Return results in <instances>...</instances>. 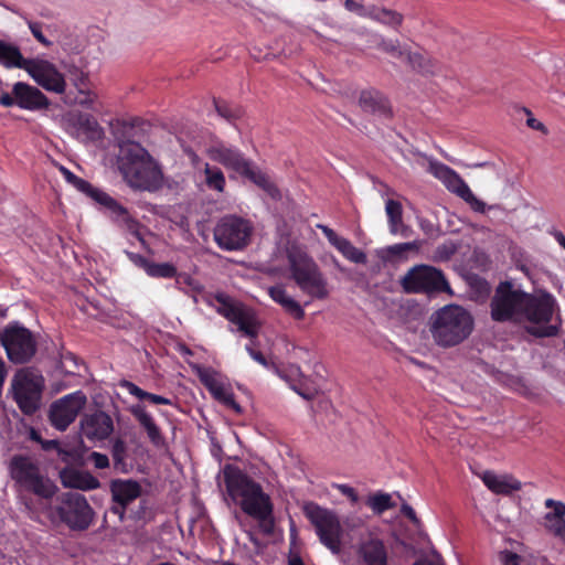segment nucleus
Wrapping results in <instances>:
<instances>
[{
	"instance_id": "obj_1",
	"label": "nucleus",
	"mask_w": 565,
	"mask_h": 565,
	"mask_svg": "<svg viewBox=\"0 0 565 565\" xmlns=\"http://www.w3.org/2000/svg\"><path fill=\"white\" fill-rule=\"evenodd\" d=\"M224 479L228 495L246 515L256 522L259 533L271 536L275 533L276 522L269 494L238 468L227 467L224 470Z\"/></svg>"
},
{
	"instance_id": "obj_2",
	"label": "nucleus",
	"mask_w": 565,
	"mask_h": 565,
	"mask_svg": "<svg viewBox=\"0 0 565 565\" xmlns=\"http://www.w3.org/2000/svg\"><path fill=\"white\" fill-rule=\"evenodd\" d=\"M117 167L126 183L136 190L156 191L162 182L160 168L138 142L120 141Z\"/></svg>"
},
{
	"instance_id": "obj_3",
	"label": "nucleus",
	"mask_w": 565,
	"mask_h": 565,
	"mask_svg": "<svg viewBox=\"0 0 565 565\" xmlns=\"http://www.w3.org/2000/svg\"><path fill=\"white\" fill-rule=\"evenodd\" d=\"M285 254L288 259L289 277L297 287L311 299H328L331 286L318 263L308 253L307 246L288 239L285 244Z\"/></svg>"
},
{
	"instance_id": "obj_4",
	"label": "nucleus",
	"mask_w": 565,
	"mask_h": 565,
	"mask_svg": "<svg viewBox=\"0 0 565 565\" xmlns=\"http://www.w3.org/2000/svg\"><path fill=\"white\" fill-rule=\"evenodd\" d=\"M475 320L471 313L458 305H447L430 317L429 331L440 348H454L466 341L472 333Z\"/></svg>"
},
{
	"instance_id": "obj_5",
	"label": "nucleus",
	"mask_w": 565,
	"mask_h": 565,
	"mask_svg": "<svg viewBox=\"0 0 565 565\" xmlns=\"http://www.w3.org/2000/svg\"><path fill=\"white\" fill-rule=\"evenodd\" d=\"M207 156L211 160L249 180L263 189L270 198L277 199L279 196V190L270 181L269 177L255 166L253 161L246 159L238 149L218 143L207 149Z\"/></svg>"
},
{
	"instance_id": "obj_6",
	"label": "nucleus",
	"mask_w": 565,
	"mask_h": 565,
	"mask_svg": "<svg viewBox=\"0 0 565 565\" xmlns=\"http://www.w3.org/2000/svg\"><path fill=\"white\" fill-rule=\"evenodd\" d=\"M12 480L24 491L38 498L50 500L56 491V484L42 472L38 462L24 455H15L9 465Z\"/></svg>"
},
{
	"instance_id": "obj_7",
	"label": "nucleus",
	"mask_w": 565,
	"mask_h": 565,
	"mask_svg": "<svg viewBox=\"0 0 565 565\" xmlns=\"http://www.w3.org/2000/svg\"><path fill=\"white\" fill-rule=\"evenodd\" d=\"M302 511L315 527L320 543L332 554L340 555L343 550L342 537L344 531L338 514L312 501L305 502Z\"/></svg>"
},
{
	"instance_id": "obj_8",
	"label": "nucleus",
	"mask_w": 565,
	"mask_h": 565,
	"mask_svg": "<svg viewBox=\"0 0 565 565\" xmlns=\"http://www.w3.org/2000/svg\"><path fill=\"white\" fill-rule=\"evenodd\" d=\"M0 344L12 364H26L38 352L35 334L20 321H11L0 331Z\"/></svg>"
},
{
	"instance_id": "obj_9",
	"label": "nucleus",
	"mask_w": 565,
	"mask_h": 565,
	"mask_svg": "<svg viewBox=\"0 0 565 565\" xmlns=\"http://www.w3.org/2000/svg\"><path fill=\"white\" fill-rule=\"evenodd\" d=\"M52 514L72 531L87 530L94 520V510L78 492H64L56 498Z\"/></svg>"
},
{
	"instance_id": "obj_10",
	"label": "nucleus",
	"mask_w": 565,
	"mask_h": 565,
	"mask_svg": "<svg viewBox=\"0 0 565 565\" xmlns=\"http://www.w3.org/2000/svg\"><path fill=\"white\" fill-rule=\"evenodd\" d=\"M213 300L217 313L235 324L244 335L249 339L257 338L260 323L253 308L224 292L215 294Z\"/></svg>"
},
{
	"instance_id": "obj_11",
	"label": "nucleus",
	"mask_w": 565,
	"mask_h": 565,
	"mask_svg": "<svg viewBox=\"0 0 565 565\" xmlns=\"http://www.w3.org/2000/svg\"><path fill=\"white\" fill-rule=\"evenodd\" d=\"M13 399L24 415H33L41 403L44 379L30 369L19 370L11 383Z\"/></svg>"
},
{
	"instance_id": "obj_12",
	"label": "nucleus",
	"mask_w": 565,
	"mask_h": 565,
	"mask_svg": "<svg viewBox=\"0 0 565 565\" xmlns=\"http://www.w3.org/2000/svg\"><path fill=\"white\" fill-rule=\"evenodd\" d=\"M525 292L509 281H501L490 299V315L495 322L516 321L522 316Z\"/></svg>"
},
{
	"instance_id": "obj_13",
	"label": "nucleus",
	"mask_w": 565,
	"mask_h": 565,
	"mask_svg": "<svg viewBox=\"0 0 565 565\" xmlns=\"http://www.w3.org/2000/svg\"><path fill=\"white\" fill-rule=\"evenodd\" d=\"M252 233L249 221L236 215H225L216 223L213 237L223 250H242L249 244Z\"/></svg>"
},
{
	"instance_id": "obj_14",
	"label": "nucleus",
	"mask_w": 565,
	"mask_h": 565,
	"mask_svg": "<svg viewBox=\"0 0 565 565\" xmlns=\"http://www.w3.org/2000/svg\"><path fill=\"white\" fill-rule=\"evenodd\" d=\"M401 286L407 294H436L450 290L441 270L417 265L411 268L401 279Z\"/></svg>"
},
{
	"instance_id": "obj_15",
	"label": "nucleus",
	"mask_w": 565,
	"mask_h": 565,
	"mask_svg": "<svg viewBox=\"0 0 565 565\" xmlns=\"http://www.w3.org/2000/svg\"><path fill=\"white\" fill-rule=\"evenodd\" d=\"M0 105L7 108L18 106L21 109L38 111L47 109L50 100L38 87L17 82L11 94L7 92L0 94Z\"/></svg>"
},
{
	"instance_id": "obj_16",
	"label": "nucleus",
	"mask_w": 565,
	"mask_h": 565,
	"mask_svg": "<svg viewBox=\"0 0 565 565\" xmlns=\"http://www.w3.org/2000/svg\"><path fill=\"white\" fill-rule=\"evenodd\" d=\"M430 171L445 186L462 199L475 212L484 213L486 203L477 199L463 179L451 168L444 163L431 162Z\"/></svg>"
},
{
	"instance_id": "obj_17",
	"label": "nucleus",
	"mask_w": 565,
	"mask_h": 565,
	"mask_svg": "<svg viewBox=\"0 0 565 565\" xmlns=\"http://www.w3.org/2000/svg\"><path fill=\"white\" fill-rule=\"evenodd\" d=\"M86 396L82 391L67 394L55 401L50 408V422L56 429L65 430L86 405Z\"/></svg>"
},
{
	"instance_id": "obj_18",
	"label": "nucleus",
	"mask_w": 565,
	"mask_h": 565,
	"mask_svg": "<svg viewBox=\"0 0 565 565\" xmlns=\"http://www.w3.org/2000/svg\"><path fill=\"white\" fill-rule=\"evenodd\" d=\"M88 198L107 209L117 223L125 227L142 245L146 244L145 238L140 232V223L129 214L125 206L119 204L109 194L95 186L93 188V191Z\"/></svg>"
},
{
	"instance_id": "obj_19",
	"label": "nucleus",
	"mask_w": 565,
	"mask_h": 565,
	"mask_svg": "<svg viewBox=\"0 0 565 565\" xmlns=\"http://www.w3.org/2000/svg\"><path fill=\"white\" fill-rule=\"evenodd\" d=\"M88 198L107 209L117 223L125 227L142 245L146 244L145 238L140 232V223L129 214L125 206L119 204L109 194L95 186L93 188V191Z\"/></svg>"
},
{
	"instance_id": "obj_20",
	"label": "nucleus",
	"mask_w": 565,
	"mask_h": 565,
	"mask_svg": "<svg viewBox=\"0 0 565 565\" xmlns=\"http://www.w3.org/2000/svg\"><path fill=\"white\" fill-rule=\"evenodd\" d=\"M88 198L107 209L117 223L125 227L142 245L146 244L145 238L140 232V223L129 214L125 206L119 204L109 194L95 186L93 188V191Z\"/></svg>"
},
{
	"instance_id": "obj_21",
	"label": "nucleus",
	"mask_w": 565,
	"mask_h": 565,
	"mask_svg": "<svg viewBox=\"0 0 565 565\" xmlns=\"http://www.w3.org/2000/svg\"><path fill=\"white\" fill-rule=\"evenodd\" d=\"M522 316L533 323H548L557 307L555 298L545 290L525 292Z\"/></svg>"
},
{
	"instance_id": "obj_22",
	"label": "nucleus",
	"mask_w": 565,
	"mask_h": 565,
	"mask_svg": "<svg viewBox=\"0 0 565 565\" xmlns=\"http://www.w3.org/2000/svg\"><path fill=\"white\" fill-rule=\"evenodd\" d=\"M193 371L199 377L200 382L216 401L233 409L236 414L242 413V407L235 401L234 394L227 390L218 380V373L216 371H214L212 367L202 365H193Z\"/></svg>"
},
{
	"instance_id": "obj_23",
	"label": "nucleus",
	"mask_w": 565,
	"mask_h": 565,
	"mask_svg": "<svg viewBox=\"0 0 565 565\" xmlns=\"http://www.w3.org/2000/svg\"><path fill=\"white\" fill-rule=\"evenodd\" d=\"M25 71L44 89L56 94L64 93L66 87L64 75L50 62L31 60Z\"/></svg>"
},
{
	"instance_id": "obj_24",
	"label": "nucleus",
	"mask_w": 565,
	"mask_h": 565,
	"mask_svg": "<svg viewBox=\"0 0 565 565\" xmlns=\"http://www.w3.org/2000/svg\"><path fill=\"white\" fill-rule=\"evenodd\" d=\"M111 499L116 503L111 512L124 516L127 507L141 495L142 489L138 481L132 479H114L109 484Z\"/></svg>"
},
{
	"instance_id": "obj_25",
	"label": "nucleus",
	"mask_w": 565,
	"mask_h": 565,
	"mask_svg": "<svg viewBox=\"0 0 565 565\" xmlns=\"http://www.w3.org/2000/svg\"><path fill=\"white\" fill-rule=\"evenodd\" d=\"M358 103L365 113L383 119L393 118V109L388 98L375 88L363 89L359 95Z\"/></svg>"
},
{
	"instance_id": "obj_26",
	"label": "nucleus",
	"mask_w": 565,
	"mask_h": 565,
	"mask_svg": "<svg viewBox=\"0 0 565 565\" xmlns=\"http://www.w3.org/2000/svg\"><path fill=\"white\" fill-rule=\"evenodd\" d=\"M356 554L361 565H387V550L383 541L371 534L358 544Z\"/></svg>"
},
{
	"instance_id": "obj_27",
	"label": "nucleus",
	"mask_w": 565,
	"mask_h": 565,
	"mask_svg": "<svg viewBox=\"0 0 565 565\" xmlns=\"http://www.w3.org/2000/svg\"><path fill=\"white\" fill-rule=\"evenodd\" d=\"M285 382L306 401H312L321 393L320 385L312 379L303 376L300 367L296 364L285 367Z\"/></svg>"
},
{
	"instance_id": "obj_28",
	"label": "nucleus",
	"mask_w": 565,
	"mask_h": 565,
	"mask_svg": "<svg viewBox=\"0 0 565 565\" xmlns=\"http://www.w3.org/2000/svg\"><path fill=\"white\" fill-rule=\"evenodd\" d=\"M113 430L111 417L102 411L86 415L82 420L83 435L89 440H104Z\"/></svg>"
},
{
	"instance_id": "obj_29",
	"label": "nucleus",
	"mask_w": 565,
	"mask_h": 565,
	"mask_svg": "<svg viewBox=\"0 0 565 565\" xmlns=\"http://www.w3.org/2000/svg\"><path fill=\"white\" fill-rule=\"evenodd\" d=\"M317 228L322 231L328 242L337 248L347 259L355 264H366L367 257L364 252L356 248L348 238L339 236L332 228L324 224H317Z\"/></svg>"
},
{
	"instance_id": "obj_30",
	"label": "nucleus",
	"mask_w": 565,
	"mask_h": 565,
	"mask_svg": "<svg viewBox=\"0 0 565 565\" xmlns=\"http://www.w3.org/2000/svg\"><path fill=\"white\" fill-rule=\"evenodd\" d=\"M60 479L65 488L83 491L95 490L100 487L99 480L88 471L74 468H64L60 471Z\"/></svg>"
},
{
	"instance_id": "obj_31",
	"label": "nucleus",
	"mask_w": 565,
	"mask_h": 565,
	"mask_svg": "<svg viewBox=\"0 0 565 565\" xmlns=\"http://www.w3.org/2000/svg\"><path fill=\"white\" fill-rule=\"evenodd\" d=\"M130 413L145 429L147 437L153 446L159 448L166 445V438L160 427L156 424L153 417L146 411L143 405H134L130 408Z\"/></svg>"
},
{
	"instance_id": "obj_32",
	"label": "nucleus",
	"mask_w": 565,
	"mask_h": 565,
	"mask_svg": "<svg viewBox=\"0 0 565 565\" xmlns=\"http://www.w3.org/2000/svg\"><path fill=\"white\" fill-rule=\"evenodd\" d=\"M482 481L495 494L510 495L522 488L521 482L513 476H498L492 471H486L482 476Z\"/></svg>"
},
{
	"instance_id": "obj_33",
	"label": "nucleus",
	"mask_w": 565,
	"mask_h": 565,
	"mask_svg": "<svg viewBox=\"0 0 565 565\" xmlns=\"http://www.w3.org/2000/svg\"><path fill=\"white\" fill-rule=\"evenodd\" d=\"M30 61L23 57L17 45L0 40V65L6 68H21L25 71Z\"/></svg>"
},
{
	"instance_id": "obj_34",
	"label": "nucleus",
	"mask_w": 565,
	"mask_h": 565,
	"mask_svg": "<svg viewBox=\"0 0 565 565\" xmlns=\"http://www.w3.org/2000/svg\"><path fill=\"white\" fill-rule=\"evenodd\" d=\"M385 211L388 217L390 231L392 234L407 236L409 227L403 223V207L398 201L387 200Z\"/></svg>"
},
{
	"instance_id": "obj_35",
	"label": "nucleus",
	"mask_w": 565,
	"mask_h": 565,
	"mask_svg": "<svg viewBox=\"0 0 565 565\" xmlns=\"http://www.w3.org/2000/svg\"><path fill=\"white\" fill-rule=\"evenodd\" d=\"M404 60L413 71L423 75H434L437 71V62L420 52L407 51Z\"/></svg>"
},
{
	"instance_id": "obj_36",
	"label": "nucleus",
	"mask_w": 565,
	"mask_h": 565,
	"mask_svg": "<svg viewBox=\"0 0 565 565\" xmlns=\"http://www.w3.org/2000/svg\"><path fill=\"white\" fill-rule=\"evenodd\" d=\"M370 19L390 28L397 29L402 25L404 17L396 10L373 6L370 8Z\"/></svg>"
},
{
	"instance_id": "obj_37",
	"label": "nucleus",
	"mask_w": 565,
	"mask_h": 565,
	"mask_svg": "<svg viewBox=\"0 0 565 565\" xmlns=\"http://www.w3.org/2000/svg\"><path fill=\"white\" fill-rule=\"evenodd\" d=\"M120 386L127 390V392L130 395L137 397L140 401H148L151 404L156 405H173L172 399L161 395L149 393L130 381H122Z\"/></svg>"
},
{
	"instance_id": "obj_38",
	"label": "nucleus",
	"mask_w": 565,
	"mask_h": 565,
	"mask_svg": "<svg viewBox=\"0 0 565 565\" xmlns=\"http://www.w3.org/2000/svg\"><path fill=\"white\" fill-rule=\"evenodd\" d=\"M111 457L114 469L118 472L127 473L129 471V465L126 461L127 458V445L122 439H116L111 446Z\"/></svg>"
},
{
	"instance_id": "obj_39",
	"label": "nucleus",
	"mask_w": 565,
	"mask_h": 565,
	"mask_svg": "<svg viewBox=\"0 0 565 565\" xmlns=\"http://www.w3.org/2000/svg\"><path fill=\"white\" fill-rule=\"evenodd\" d=\"M177 273V267L171 263H146V274L152 278L171 279Z\"/></svg>"
},
{
	"instance_id": "obj_40",
	"label": "nucleus",
	"mask_w": 565,
	"mask_h": 565,
	"mask_svg": "<svg viewBox=\"0 0 565 565\" xmlns=\"http://www.w3.org/2000/svg\"><path fill=\"white\" fill-rule=\"evenodd\" d=\"M213 104L218 116L228 122H234L243 114L241 107L232 105L223 99L214 98Z\"/></svg>"
},
{
	"instance_id": "obj_41",
	"label": "nucleus",
	"mask_w": 565,
	"mask_h": 565,
	"mask_svg": "<svg viewBox=\"0 0 565 565\" xmlns=\"http://www.w3.org/2000/svg\"><path fill=\"white\" fill-rule=\"evenodd\" d=\"M204 173L206 185L212 190L223 192L226 181L221 169L217 167H211L210 164H206Z\"/></svg>"
},
{
	"instance_id": "obj_42",
	"label": "nucleus",
	"mask_w": 565,
	"mask_h": 565,
	"mask_svg": "<svg viewBox=\"0 0 565 565\" xmlns=\"http://www.w3.org/2000/svg\"><path fill=\"white\" fill-rule=\"evenodd\" d=\"M367 505L376 514H382L384 511L395 507L392 498L387 493H376L369 498Z\"/></svg>"
},
{
	"instance_id": "obj_43",
	"label": "nucleus",
	"mask_w": 565,
	"mask_h": 565,
	"mask_svg": "<svg viewBox=\"0 0 565 565\" xmlns=\"http://www.w3.org/2000/svg\"><path fill=\"white\" fill-rule=\"evenodd\" d=\"M255 340L256 339H250V342L247 343L246 347H245V349L248 352V354L250 355V358L254 361H256L257 363H259L260 365H263V366H265L267 369L275 370L277 375L279 377H282V373L280 372L279 367L276 364H274V363H269L267 358L259 350L255 349Z\"/></svg>"
},
{
	"instance_id": "obj_44",
	"label": "nucleus",
	"mask_w": 565,
	"mask_h": 565,
	"mask_svg": "<svg viewBox=\"0 0 565 565\" xmlns=\"http://www.w3.org/2000/svg\"><path fill=\"white\" fill-rule=\"evenodd\" d=\"M420 247L419 241L399 243L386 247L385 253L388 257H402L408 252H418Z\"/></svg>"
},
{
	"instance_id": "obj_45",
	"label": "nucleus",
	"mask_w": 565,
	"mask_h": 565,
	"mask_svg": "<svg viewBox=\"0 0 565 565\" xmlns=\"http://www.w3.org/2000/svg\"><path fill=\"white\" fill-rule=\"evenodd\" d=\"M377 47L380 50H382L383 52L391 54L398 58H405V55L408 51L401 46V43L398 40L381 39V41L377 44Z\"/></svg>"
},
{
	"instance_id": "obj_46",
	"label": "nucleus",
	"mask_w": 565,
	"mask_h": 565,
	"mask_svg": "<svg viewBox=\"0 0 565 565\" xmlns=\"http://www.w3.org/2000/svg\"><path fill=\"white\" fill-rule=\"evenodd\" d=\"M70 79L73 85L76 87L78 93H85L89 88V77L88 74L84 71L74 67L70 70Z\"/></svg>"
},
{
	"instance_id": "obj_47",
	"label": "nucleus",
	"mask_w": 565,
	"mask_h": 565,
	"mask_svg": "<svg viewBox=\"0 0 565 565\" xmlns=\"http://www.w3.org/2000/svg\"><path fill=\"white\" fill-rule=\"evenodd\" d=\"M77 125L79 129L89 134L90 137H95L100 130L98 121L89 114L79 115Z\"/></svg>"
},
{
	"instance_id": "obj_48",
	"label": "nucleus",
	"mask_w": 565,
	"mask_h": 565,
	"mask_svg": "<svg viewBox=\"0 0 565 565\" xmlns=\"http://www.w3.org/2000/svg\"><path fill=\"white\" fill-rule=\"evenodd\" d=\"M456 252L457 246L454 243H444L436 247L434 252V259L438 262H447L456 254Z\"/></svg>"
},
{
	"instance_id": "obj_49",
	"label": "nucleus",
	"mask_w": 565,
	"mask_h": 565,
	"mask_svg": "<svg viewBox=\"0 0 565 565\" xmlns=\"http://www.w3.org/2000/svg\"><path fill=\"white\" fill-rule=\"evenodd\" d=\"M285 313H288L295 320H302L305 318L302 306L294 298L287 296H285Z\"/></svg>"
},
{
	"instance_id": "obj_50",
	"label": "nucleus",
	"mask_w": 565,
	"mask_h": 565,
	"mask_svg": "<svg viewBox=\"0 0 565 565\" xmlns=\"http://www.w3.org/2000/svg\"><path fill=\"white\" fill-rule=\"evenodd\" d=\"M526 331L536 338H551L558 334V327L552 324L542 327L531 326L526 328Z\"/></svg>"
},
{
	"instance_id": "obj_51",
	"label": "nucleus",
	"mask_w": 565,
	"mask_h": 565,
	"mask_svg": "<svg viewBox=\"0 0 565 565\" xmlns=\"http://www.w3.org/2000/svg\"><path fill=\"white\" fill-rule=\"evenodd\" d=\"M546 529L565 544V520H553L552 522H546Z\"/></svg>"
},
{
	"instance_id": "obj_52",
	"label": "nucleus",
	"mask_w": 565,
	"mask_h": 565,
	"mask_svg": "<svg viewBox=\"0 0 565 565\" xmlns=\"http://www.w3.org/2000/svg\"><path fill=\"white\" fill-rule=\"evenodd\" d=\"M87 459L96 469H105L109 467V458L105 454L92 451Z\"/></svg>"
},
{
	"instance_id": "obj_53",
	"label": "nucleus",
	"mask_w": 565,
	"mask_h": 565,
	"mask_svg": "<svg viewBox=\"0 0 565 565\" xmlns=\"http://www.w3.org/2000/svg\"><path fill=\"white\" fill-rule=\"evenodd\" d=\"M344 8L360 17L370 18V9H366L362 3L355 0H345Z\"/></svg>"
},
{
	"instance_id": "obj_54",
	"label": "nucleus",
	"mask_w": 565,
	"mask_h": 565,
	"mask_svg": "<svg viewBox=\"0 0 565 565\" xmlns=\"http://www.w3.org/2000/svg\"><path fill=\"white\" fill-rule=\"evenodd\" d=\"M29 29L32 33V35L44 46H50L52 44L51 41H49L45 35L42 32V24L39 22H28Z\"/></svg>"
},
{
	"instance_id": "obj_55",
	"label": "nucleus",
	"mask_w": 565,
	"mask_h": 565,
	"mask_svg": "<svg viewBox=\"0 0 565 565\" xmlns=\"http://www.w3.org/2000/svg\"><path fill=\"white\" fill-rule=\"evenodd\" d=\"M565 503L558 501L552 512L545 514V521L552 522L553 520H565Z\"/></svg>"
},
{
	"instance_id": "obj_56",
	"label": "nucleus",
	"mask_w": 565,
	"mask_h": 565,
	"mask_svg": "<svg viewBox=\"0 0 565 565\" xmlns=\"http://www.w3.org/2000/svg\"><path fill=\"white\" fill-rule=\"evenodd\" d=\"M523 111L527 115V120H526V125L534 129V130H537V131H541L543 134H547V128L545 127V125L543 122H541L540 120L535 119L533 116H532V111L527 108H523Z\"/></svg>"
},
{
	"instance_id": "obj_57",
	"label": "nucleus",
	"mask_w": 565,
	"mask_h": 565,
	"mask_svg": "<svg viewBox=\"0 0 565 565\" xmlns=\"http://www.w3.org/2000/svg\"><path fill=\"white\" fill-rule=\"evenodd\" d=\"M401 512L414 524L415 527L418 529L422 526L420 520L417 518L414 509L409 504L403 503L402 508H401Z\"/></svg>"
},
{
	"instance_id": "obj_58",
	"label": "nucleus",
	"mask_w": 565,
	"mask_h": 565,
	"mask_svg": "<svg viewBox=\"0 0 565 565\" xmlns=\"http://www.w3.org/2000/svg\"><path fill=\"white\" fill-rule=\"evenodd\" d=\"M78 94L83 96L78 99L79 105H82L83 107L89 108V109H95L94 103L97 97L96 94H94L89 88L87 89V92L78 93Z\"/></svg>"
},
{
	"instance_id": "obj_59",
	"label": "nucleus",
	"mask_w": 565,
	"mask_h": 565,
	"mask_svg": "<svg viewBox=\"0 0 565 565\" xmlns=\"http://www.w3.org/2000/svg\"><path fill=\"white\" fill-rule=\"evenodd\" d=\"M413 565H445L440 555L433 552L431 557H425L416 561Z\"/></svg>"
},
{
	"instance_id": "obj_60",
	"label": "nucleus",
	"mask_w": 565,
	"mask_h": 565,
	"mask_svg": "<svg viewBox=\"0 0 565 565\" xmlns=\"http://www.w3.org/2000/svg\"><path fill=\"white\" fill-rule=\"evenodd\" d=\"M72 185L87 196L90 194V192L93 191V188H94L93 184H90L88 181H86L79 177L75 180V182Z\"/></svg>"
},
{
	"instance_id": "obj_61",
	"label": "nucleus",
	"mask_w": 565,
	"mask_h": 565,
	"mask_svg": "<svg viewBox=\"0 0 565 565\" xmlns=\"http://www.w3.org/2000/svg\"><path fill=\"white\" fill-rule=\"evenodd\" d=\"M520 559L521 557L518 554L510 551H504L501 553V561L503 565H520Z\"/></svg>"
},
{
	"instance_id": "obj_62",
	"label": "nucleus",
	"mask_w": 565,
	"mask_h": 565,
	"mask_svg": "<svg viewBox=\"0 0 565 565\" xmlns=\"http://www.w3.org/2000/svg\"><path fill=\"white\" fill-rule=\"evenodd\" d=\"M338 489L341 491L342 494L347 495L353 503H356L359 501V495L352 487L348 484H340Z\"/></svg>"
},
{
	"instance_id": "obj_63",
	"label": "nucleus",
	"mask_w": 565,
	"mask_h": 565,
	"mask_svg": "<svg viewBox=\"0 0 565 565\" xmlns=\"http://www.w3.org/2000/svg\"><path fill=\"white\" fill-rule=\"evenodd\" d=\"M269 296L274 301L282 306V285H276L268 289Z\"/></svg>"
},
{
	"instance_id": "obj_64",
	"label": "nucleus",
	"mask_w": 565,
	"mask_h": 565,
	"mask_svg": "<svg viewBox=\"0 0 565 565\" xmlns=\"http://www.w3.org/2000/svg\"><path fill=\"white\" fill-rule=\"evenodd\" d=\"M288 565H305L301 556L292 547L289 550Z\"/></svg>"
}]
</instances>
